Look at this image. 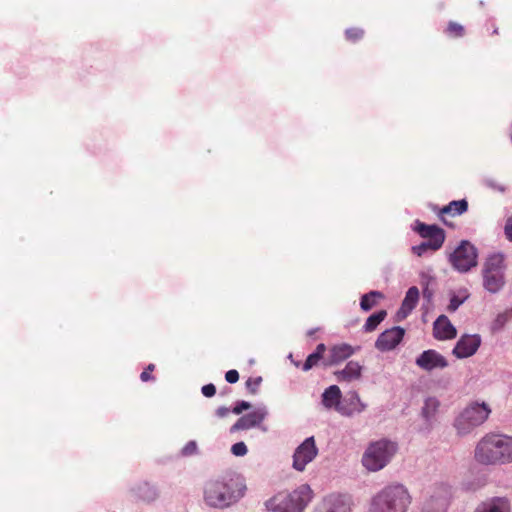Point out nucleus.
<instances>
[{"instance_id": "c9c22d12", "label": "nucleus", "mask_w": 512, "mask_h": 512, "mask_svg": "<svg viewBox=\"0 0 512 512\" xmlns=\"http://www.w3.org/2000/svg\"><path fill=\"white\" fill-rule=\"evenodd\" d=\"M250 408H251V404H250L249 402H246V401H240V402H238V403L234 406V408H233L232 412H233L234 414H241L244 410H248V409H250Z\"/></svg>"}, {"instance_id": "39448f33", "label": "nucleus", "mask_w": 512, "mask_h": 512, "mask_svg": "<svg viewBox=\"0 0 512 512\" xmlns=\"http://www.w3.org/2000/svg\"><path fill=\"white\" fill-rule=\"evenodd\" d=\"M397 450V443L388 439L372 442L363 454L362 464L369 471H379L391 461Z\"/></svg>"}, {"instance_id": "4be33fe9", "label": "nucleus", "mask_w": 512, "mask_h": 512, "mask_svg": "<svg viewBox=\"0 0 512 512\" xmlns=\"http://www.w3.org/2000/svg\"><path fill=\"white\" fill-rule=\"evenodd\" d=\"M341 396L340 388L337 385H332L322 394V403L328 409L334 407L342 414H345L342 409L338 408Z\"/></svg>"}, {"instance_id": "58836bf2", "label": "nucleus", "mask_w": 512, "mask_h": 512, "mask_svg": "<svg viewBox=\"0 0 512 512\" xmlns=\"http://www.w3.org/2000/svg\"><path fill=\"white\" fill-rule=\"evenodd\" d=\"M505 236L512 241V215L507 219L504 227Z\"/></svg>"}, {"instance_id": "a878e982", "label": "nucleus", "mask_w": 512, "mask_h": 512, "mask_svg": "<svg viewBox=\"0 0 512 512\" xmlns=\"http://www.w3.org/2000/svg\"><path fill=\"white\" fill-rule=\"evenodd\" d=\"M386 316V310H380L370 315L364 324V330L366 332L374 331L377 328V326L386 318Z\"/></svg>"}, {"instance_id": "0eeeda50", "label": "nucleus", "mask_w": 512, "mask_h": 512, "mask_svg": "<svg viewBox=\"0 0 512 512\" xmlns=\"http://www.w3.org/2000/svg\"><path fill=\"white\" fill-rule=\"evenodd\" d=\"M490 413L491 409L487 403H470L455 421L458 433L466 434L475 427L480 426L488 419Z\"/></svg>"}, {"instance_id": "7c9ffc66", "label": "nucleus", "mask_w": 512, "mask_h": 512, "mask_svg": "<svg viewBox=\"0 0 512 512\" xmlns=\"http://www.w3.org/2000/svg\"><path fill=\"white\" fill-rule=\"evenodd\" d=\"M261 383H262L261 376H258L255 378H249L246 381V387L251 394H256L258 392V389H259V386L261 385Z\"/></svg>"}, {"instance_id": "c756f323", "label": "nucleus", "mask_w": 512, "mask_h": 512, "mask_svg": "<svg viewBox=\"0 0 512 512\" xmlns=\"http://www.w3.org/2000/svg\"><path fill=\"white\" fill-rule=\"evenodd\" d=\"M427 250L437 251L438 249H434L429 240L412 248L413 253L417 256H422Z\"/></svg>"}, {"instance_id": "ea45409f", "label": "nucleus", "mask_w": 512, "mask_h": 512, "mask_svg": "<svg viewBox=\"0 0 512 512\" xmlns=\"http://www.w3.org/2000/svg\"><path fill=\"white\" fill-rule=\"evenodd\" d=\"M229 412H230V410L227 407H219L216 410L217 416L221 417V418L227 416Z\"/></svg>"}, {"instance_id": "b1692460", "label": "nucleus", "mask_w": 512, "mask_h": 512, "mask_svg": "<svg viewBox=\"0 0 512 512\" xmlns=\"http://www.w3.org/2000/svg\"><path fill=\"white\" fill-rule=\"evenodd\" d=\"M326 351V346L323 343L317 345L316 350L311 353L303 364V371H309L313 367L317 366Z\"/></svg>"}, {"instance_id": "412c9836", "label": "nucleus", "mask_w": 512, "mask_h": 512, "mask_svg": "<svg viewBox=\"0 0 512 512\" xmlns=\"http://www.w3.org/2000/svg\"><path fill=\"white\" fill-rule=\"evenodd\" d=\"M339 382H351L358 380L362 375V366L356 361H349L344 369L334 372Z\"/></svg>"}, {"instance_id": "ddd939ff", "label": "nucleus", "mask_w": 512, "mask_h": 512, "mask_svg": "<svg viewBox=\"0 0 512 512\" xmlns=\"http://www.w3.org/2000/svg\"><path fill=\"white\" fill-rule=\"evenodd\" d=\"M415 231L422 237L431 241L434 249H440L445 241V232L437 225H427L416 222Z\"/></svg>"}, {"instance_id": "dca6fc26", "label": "nucleus", "mask_w": 512, "mask_h": 512, "mask_svg": "<svg viewBox=\"0 0 512 512\" xmlns=\"http://www.w3.org/2000/svg\"><path fill=\"white\" fill-rule=\"evenodd\" d=\"M350 506L346 498L341 495H330L325 497L317 505L314 512H349Z\"/></svg>"}, {"instance_id": "1a4fd4ad", "label": "nucleus", "mask_w": 512, "mask_h": 512, "mask_svg": "<svg viewBox=\"0 0 512 512\" xmlns=\"http://www.w3.org/2000/svg\"><path fill=\"white\" fill-rule=\"evenodd\" d=\"M451 497V489L444 483L428 488L421 512H446Z\"/></svg>"}, {"instance_id": "473e14b6", "label": "nucleus", "mask_w": 512, "mask_h": 512, "mask_svg": "<svg viewBox=\"0 0 512 512\" xmlns=\"http://www.w3.org/2000/svg\"><path fill=\"white\" fill-rule=\"evenodd\" d=\"M155 370L154 364H149L145 370L140 374V379L143 382H147L150 380H154V377L152 376V372Z\"/></svg>"}, {"instance_id": "cd10ccee", "label": "nucleus", "mask_w": 512, "mask_h": 512, "mask_svg": "<svg viewBox=\"0 0 512 512\" xmlns=\"http://www.w3.org/2000/svg\"><path fill=\"white\" fill-rule=\"evenodd\" d=\"M439 406V402L436 398H428L425 401V404L422 408V413L426 418H430L435 414L437 408Z\"/></svg>"}, {"instance_id": "2eb2a0df", "label": "nucleus", "mask_w": 512, "mask_h": 512, "mask_svg": "<svg viewBox=\"0 0 512 512\" xmlns=\"http://www.w3.org/2000/svg\"><path fill=\"white\" fill-rule=\"evenodd\" d=\"M266 415L267 411L265 408H258L255 411L240 417L236 423L232 425L230 431L233 433L258 426L264 420Z\"/></svg>"}, {"instance_id": "e433bc0d", "label": "nucleus", "mask_w": 512, "mask_h": 512, "mask_svg": "<svg viewBox=\"0 0 512 512\" xmlns=\"http://www.w3.org/2000/svg\"><path fill=\"white\" fill-rule=\"evenodd\" d=\"M202 391V394L205 396V397H213L216 393V387L214 384L210 383V384H207V385H204L201 389Z\"/></svg>"}, {"instance_id": "79ce46f5", "label": "nucleus", "mask_w": 512, "mask_h": 512, "mask_svg": "<svg viewBox=\"0 0 512 512\" xmlns=\"http://www.w3.org/2000/svg\"><path fill=\"white\" fill-rule=\"evenodd\" d=\"M365 407H366V406H365L364 404H362V403H361V404H360V408L358 409V412H361L362 410H364V409H365Z\"/></svg>"}, {"instance_id": "a19ab883", "label": "nucleus", "mask_w": 512, "mask_h": 512, "mask_svg": "<svg viewBox=\"0 0 512 512\" xmlns=\"http://www.w3.org/2000/svg\"><path fill=\"white\" fill-rule=\"evenodd\" d=\"M432 296H433V292L431 290H429L428 287H425L423 289V297L426 298L428 301H430Z\"/></svg>"}, {"instance_id": "72a5a7b5", "label": "nucleus", "mask_w": 512, "mask_h": 512, "mask_svg": "<svg viewBox=\"0 0 512 512\" xmlns=\"http://www.w3.org/2000/svg\"><path fill=\"white\" fill-rule=\"evenodd\" d=\"M197 452V444L195 441H189L182 449V454L185 456L193 455Z\"/></svg>"}, {"instance_id": "4468645a", "label": "nucleus", "mask_w": 512, "mask_h": 512, "mask_svg": "<svg viewBox=\"0 0 512 512\" xmlns=\"http://www.w3.org/2000/svg\"><path fill=\"white\" fill-rule=\"evenodd\" d=\"M481 344L479 335H465L462 336L453 349V354L459 358H467L476 353Z\"/></svg>"}, {"instance_id": "f8f14e48", "label": "nucleus", "mask_w": 512, "mask_h": 512, "mask_svg": "<svg viewBox=\"0 0 512 512\" xmlns=\"http://www.w3.org/2000/svg\"><path fill=\"white\" fill-rule=\"evenodd\" d=\"M404 334L405 330L399 326L387 329L378 336L375 347L381 352L391 351L402 341Z\"/></svg>"}, {"instance_id": "7ed1b4c3", "label": "nucleus", "mask_w": 512, "mask_h": 512, "mask_svg": "<svg viewBox=\"0 0 512 512\" xmlns=\"http://www.w3.org/2000/svg\"><path fill=\"white\" fill-rule=\"evenodd\" d=\"M506 270L507 264L503 253L489 254L484 259L481 267L484 289L491 294L500 292L506 284Z\"/></svg>"}, {"instance_id": "2f4dec72", "label": "nucleus", "mask_w": 512, "mask_h": 512, "mask_svg": "<svg viewBox=\"0 0 512 512\" xmlns=\"http://www.w3.org/2000/svg\"><path fill=\"white\" fill-rule=\"evenodd\" d=\"M248 449L244 442H237L231 447V452L235 456H244L247 453Z\"/></svg>"}, {"instance_id": "a211bd4d", "label": "nucleus", "mask_w": 512, "mask_h": 512, "mask_svg": "<svg viewBox=\"0 0 512 512\" xmlns=\"http://www.w3.org/2000/svg\"><path fill=\"white\" fill-rule=\"evenodd\" d=\"M355 353V349L346 343L334 345L330 348L329 356L325 361L326 366H332L345 361Z\"/></svg>"}, {"instance_id": "6e6552de", "label": "nucleus", "mask_w": 512, "mask_h": 512, "mask_svg": "<svg viewBox=\"0 0 512 512\" xmlns=\"http://www.w3.org/2000/svg\"><path fill=\"white\" fill-rule=\"evenodd\" d=\"M478 251L467 240H462L455 250L450 253L448 260L454 270L467 273L477 266Z\"/></svg>"}, {"instance_id": "f03ea898", "label": "nucleus", "mask_w": 512, "mask_h": 512, "mask_svg": "<svg viewBox=\"0 0 512 512\" xmlns=\"http://www.w3.org/2000/svg\"><path fill=\"white\" fill-rule=\"evenodd\" d=\"M410 503L411 496L403 485H391L373 498L369 512H406Z\"/></svg>"}, {"instance_id": "bb28decb", "label": "nucleus", "mask_w": 512, "mask_h": 512, "mask_svg": "<svg viewBox=\"0 0 512 512\" xmlns=\"http://www.w3.org/2000/svg\"><path fill=\"white\" fill-rule=\"evenodd\" d=\"M445 33L451 38H460L465 34V28L463 25L450 21L445 29Z\"/></svg>"}, {"instance_id": "5701e85b", "label": "nucleus", "mask_w": 512, "mask_h": 512, "mask_svg": "<svg viewBox=\"0 0 512 512\" xmlns=\"http://www.w3.org/2000/svg\"><path fill=\"white\" fill-rule=\"evenodd\" d=\"M468 209V202L465 199L451 201L444 206L439 213L441 219L446 223L444 215L457 216L465 213Z\"/></svg>"}, {"instance_id": "f257e3e1", "label": "nucleus", "mask_w": 512, "mask_h": 512, "mask_svg": "<svg viewBox=\"0 0 512 512\" xmlns=\"http://www.w3.org/2000/svg\"><path fill=\"white\" fill-rule=\"evenodd\" d=\"M476 461L484 465L512 462V437L500 434H487L476 445Z\"/></svg>"}, {"instance_id": "6ab92c4d", "label": "nucleus", "mask_w": 512, "mask_h": 512, "mask_svg": "<svg viewBox=\"0 0 512 512\" xmlns=\"http://www.w3.org/2000/svg\"><path fill=\"white\" fill-rule=\"evenodd\" d=\"M456 329L445 315L439 316L434 322L433 335L438 340L453 339Z\"/></svg>"}, {"instance_id": "423d86ee", "label": "nucleus", "mask_w": 512, "mask_h": 512, "mask_svg": "<svg viewBox=\"0 0 512 512\" xmlns=\"http://www.w3.org/2000/svg\"><path fill=\"white\" fill-rule=\"evenodd\" d=\"M242 496L243 491L239 490L235 493L230 484L221 480H211L204 488V501L206 505L213 508L228 507Z\"/></svg>"}, {"instance_id": "20e7f679", "label": "nucleus", "mask_w": 512, "mask_h": 512, "mask_svg": "<svg viewBox=\"0 0 512 512\" xmlns=\"http://www.w3.org/2000/svg\"><path fill=\"white\" fill-rule=\"evenodd\" d=\"M312 499V490L301 485L291 493L281 492L266 502L272 512H302Z\"/></svg>"}, {"instance_id": "c85d7f7f", "label": "nucleus", "mask_w": 512, "mask_h": 512, "mask_svg": "<svg viewBox=\"0 0 512 512\" xmlns=\"http://www.w3.org/2000/svg\"><path fill=\"white\" fill-rule=\"evenodd\" d=\"M347 40L357 42L364 36V30L358 27H352L345 31Z\"/></svg>"}, {"instance_id": "4c0bfd02", "label": "nucleus", "mask_w": 512, "mask_h": 512, "mask_svg": "<svg viewBox=\"0 0 512 512\" xmlns=\"http://www.w3.org/2000/svg\"><path fill=\"white\" fill-rule=\"evenodd\" d=\"M225 379L228 383H236L239 380V373L237 370H229L225 374Z\"/></svg>"}, {"instance_id": "aec40b11", "label": "nucleus", "mask_w": 512, "mask_h": 512, "mask_svg": "<svg viewBox=\"0 0 512 512\" xmlns=\"http://www.w3.org/2000/svg\"><path fill=\"white\" fill-rule=\"evenodd\" d=\"M474 512H510V503L506 498L495 497L481 502Z\"/></svg>"}, {"instance_id": "393cba45", "label": "nucleus", "mask_w": 512, "mask_h": 512, "mask_svg": "<svg viewBox=\"0 0 512 512\" xmlns=\"http://www.w3.org/2000/svg\"><path fill=\"white\" fill-rule=\"evenodd\" d=\"M382 298H383V294L381 292L371 291L367 294H364L361 297L360 307L364 311H369L377 304V299H382Z\"/></svg>"}, {"instance_id": "f3484780", "label": "nucleus", "mask_w": 512, "mask_h": 512, "mask_svg": "<svg viewBox=\"0 0 512 512\" xmlns=\"http://www.w3.org/2000/svg\"><path fill=\"white\" fill-rule=\"evenodd\" d=\"M419 300V290L416 286H412L406 292L401 307L396 314L397 321L404 320L416 307Z\"/></svg>"}, {"instance_id": "9d476101", "label": "nucleus", "mask_w": 512, "mask_h": 512, "mask_svg": "<svg viewBox=\"0 0 512 512\" xmlns=\"http://www.w3.org/2000/svg\"><path fill=\"white\" fill-rule=\"evenodd\" d=\"M318 448L313 436L306 438L295 450L293 455V468L303 471L308 463L314 460Z\"/></svg>"}, {"instance_id": "9b49d317", "label": "nucleus", "mask_w": 512, "mask_h": 512, "mask_svg": "<svg viewBox=\"0 0 512 512\" xmlns=\"http://www.w3.org/2000/svg\"><path fill=\"white\" fill-rule=\"evenodd\" d=\"M415 364L426 372H431L435 369H445L449 363L447 359L434 349L423 351L415 360Z\"/></svg>"}, {"instance_id": "f704fd0d", "label": "nucleus", "mask_w": 512, "mask_h": 512, "mask_svg": "<svg viewBox=\"0 0 512 512\" xmlns=\"http://www.w3.org/2000/svg\"><path fill=\"white\" fill-rule=\"evenodd\" d=\"M464 302V299L459 298L458 296H453L450 299V303L448 305L449 312H455L458 307Z\"/></svg>"}]
</instances>
